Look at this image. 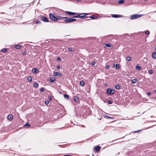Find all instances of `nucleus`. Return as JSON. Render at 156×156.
<instances>
[{
	"label": "nucleus",
	"mask_w": 156,
	"mask_h": 156,
	"mask_svg": "<svg viewBox=\"0 0 156 156\" xmlns=\"http://www.w3.org/2000/svg\"><path fill=\"white\" fill-rule=\"evenodd\" d=\"M95 62H93L92 63V66H94L95 65Z\"/></svg>",
	"instance_id": "a18cd8bd"
},
{
	"label": "nucleus",
	"mask_w": 156,
	"mask_h": 156,
	"mask_svg": "<svg viewBox=\"0 0 156 156\" xmlns=\"http://www.w3.org/2000/svg\"><path fill=\"white\" fill-rule=\"evenodd\" d=\"M24 126H28L30 127V124L28 122H27L26 123V124L24 125Z\"/></svg>",
	"instance_id": "c85d7f7f"
},
{
	"label": "nucleus",
	"mask_w": 156,
	"mask_h": 156,
	"mask_svg": "<svg viewBox=\"0 0 156 156\" xmlns=\"http://www.w3.org/2000/svg\"><path fill=\"white\" fill-rule=\"evenodd\" d=\"M7 49L5 48H3L2 49L1 51L2 52L5 53L7 51Z\"/></svg>",
	"instance_id": "5701e85b"
},
{
	"label": "nucleus",
	"mask_w": 156,
	"mask_h": 156,
	"mask_svg": "<svg viewBox=\"0 0 156 156\" xmlns=\"http://www.w3.org/2000/svg\"><path fill=\"white\" fill-rule=\"evenodd\" d=\"M49 103V101H45V104L48 105Z\"/></svg>",
	"instance_id": "e433bc0d"
},
{
	"label": "nucleus",
	"mask_w": 156,
	"mask_h": 156,
	"mask_svg": "<svg viewBox=\"0 0 156 156\" xmlns=\"http://www.w3.org/2000/svg\"><path fill=\"white\" fill-rule=\"evenodd\" d=\"M27 80L29 82H31L32 80V77L31 76H28L27 78Z\"/></svg>",
	"instance_id": "6ab92c4d"
},
{
	"label": "nucleus",
	"mask_w": 156,
	"mask_h": 156,
	"mask_svg": "<svg viewBox=\"0 0 156 156\" xmlns=\"http://www.w3.org/2000/svg\"><path fill=\"white\" fill-rule=\"evenodd\" d=\"M74 100L75 101L77 102L78 100V98L77 97H75L74 98Z\"/></svg>",
	"instance_id": "c756f323"
},
{
	"label": "nucleus",
	"mask_w": 156,
	"mask_h": 156,
	"mask_svg": "<svg viewBox=\"0 0 156 156\" xmlns=\"http://www.w3.org/2000/svg\"><path fill=\"white\" fill-rule=\"evenodd\" d=\"M113 66L114 67H115L117 69H119L120 67L119 64H114L113 65Z\"/></svg>",
	"instance_id": "9b49d317"
},
{
	"label": "nucleus",
	"mask_w": 156,
	"mask_h": 156,
	"mask_svg": "<svg viewBox=\"0 0 156 156\" xmlns=\"http://www.w3.org/2000/svg\"><path fill=\"white\" fill-rule=\"evenodd\" d=\"M41 23V22L39 20H37L36 21V23L37 24V23Z\"/></svg>",
	"instance_id": "58836bf2"
},
{
	"label": "nucleus",
	"mask_w": 156,
	"mask_h": 156,
	"mask_svg": "<svg viewBox=\"0 0 156 156\" xmlns=\"http://www.w3.org/2000/svg\"><path fill=\"white\" fill-rule=\"evenodd\" d=\"M154 49H155V50H156V46L155 47Z\"/></svg>",
	"instance_id": "3c124183"
},
{
	"label": "nucleus",
	"mask_w": 156,
	"mask_h": 156,
	"mask_svg": "<svg viewBox=\"0 0 156 156\" xmlns=\"http://www.w3.org/2000/svg\"><path fill=\"white\" fill-rule=\"evenodd\" d=\"M63 19H65V20L68 19V18L66 17H63Z\"/></svg>",
	"instance_id": "49530a36"
},
{
	"label": "nucleus",
	"mask_w": 156,
	"mask_h": 156,
	"mask_svg": "<svg viewBox=\"0 0 156 156\" xmlns=\"http://www.w3.org/2000/svg\"><path fill=\"white\" fill-rule=\"evenodd\" d=\"M145 33L147 34H150V32L148 30H147L145 31Z\"/></svg>",
	"instance_id": "2f4dec72"
},
{
	"label": "nucleus",
	"mask_w": 156,
	"mask_h": 156,
	"mask_svg": "<svg viewBox=\"0 0 156 156\" xmlns=\"http://www.w3.org/2000/svg\"><path fill=\"white\" fill-rule=\"evenodd\" d=\"M112 17H114V18H118V17H120V15H119L112 14Z\"/></svg>",
	"instance_id": "4468645a"
},
{
	"label": "nucleus",
	"mask_w": 156,
	"mask_h": 156,
	"mask_svg": "<svg viewBox=\"0 0 156 156\" xmlns=\"http://www.w3.org/2000/svg\"><path fill=\"white\" fill-rule=\"evenodd\" d=\"M118 1L119 3L120 4H123L125 1V0H117Z\"/></svg>",
	"instance_id": "f3484780"
},
{
	"label": "nucleus",
	"mask_w": 156,
	"mask_h": 156,
	"mask_svg": "<svg viewBox=\"0 0 156 156\" xmlns=\"http://www.w3.org/2000/svg\"><path fill=\"white\" fill-rule=\"evenodd\" d=\"M21 46V45H16L15 46V48L17 49H20Z\"/></svg>",
	"instance_id": "aec40b11"
},
{
	"label": "nucleus",
	"mask_w": 156,
	"mask_h": 156,
	"mask_svg": "<svg viewBox=\"0 0 156 156\" xmlns=\"http://www.w3.org/2000/svg\"><path fill=\"white\" fill-rule=\"evenodd\" d=\"M55 80L54 77H51L50 78V81L51 83H53Z\"/></svg>",
	"instance_id": "f8f14e48"
},
{
	"label": "nucleus",
	"mask_w": 156,
	"mask_h": 156,
	"mask_svg": "<svg viewBox=\"0 0 156 156\" xmlns=\"http://www.w3.org/2000/svg\"><path fill=\"white\" fill-rule=\"evenodd\" d=\"M65 13L70 16H73L74 15L77 14H79V13H76V12H72L69 11H66L65 12Z\"/></svg>",
	"instance_id": "423d86ee"
},
{
	"label": "nucleus",
	"mask_w": 156,
	"mask_h": 156,
	"mask_svg": "<svg viewBox=\"0 0 156 156\" xmlns=\"http://www.w3.org/2000/svg\"><path fill=\"white\" fill-rule=\"evenodd\" d=\"M13 119V116L12 115H9L8 116V119L10 121L12 120Z\"/></svg>",
	"instance_id": "ddd939ff"
},
{
	"label": "nucleus",
	"mask_w": 156,
	"mask_h": 156,
	"mask_svg": "<svg viewBox=\"0 0 156 156\" xmlns=\"http://www.w3.org/2000/svg\"><path fill=\"white\" fill-rule=\"evenodd\" d=\"M64 98H66L67 99H69V96L68 95H67V94H64Z\"/></svg>",
	"instance_id": "412c9836"
},
{
	"label": "nucleus",
	"mask_w": 156,
	"mask_h": 156,
	"mask_svg": "<svg viewBox=\"0 0 156 156\" xmlns=\"http://www.w3.org/2000/svg\"><path fill=\"white\" fill-rule=\"evenodd\" d=\"M48 98L50 101H51L52 100V98L51 97V96H48Z\"/></svg>",
	"instance_id": "473e14b6"
},
{
	"label": "nucleus",
	"mask_w": 156,
	"mask_h": 156,
	"mask_svg": "<svg viewBox=\"0 0 156 156\" xmlns=\"http://www.w3.org/2000/svg\"><path fill=\"white\" fill-rule=\"evenodd\" d=\"M108 103L109 104H112V102L111 100H108Z\"/></svg>",
	"instance_id": "72a5a7b5"
},
{
	"label": "nucleus",
	"mask_w": 156,
	"mask_h": 156,
	"mask_svg": "<svg viewBox=\"0 0 156 156\" xmlns=\"http://www.w3.org/2000/svg\"><path fill=\"white\" fill-rule=\"evenodd\" d=\"M33 86L34 87L37 88L38 87V84L37 83H35L34 84Z\"/></svg>",
	"instance_id": "cd10ccee"
},
{
	"label": "nucleus",
	"mask_w": 156,
	"mask_h": 156,
	"mask_svg": "<svg viewBox=\"0 0 156 156\" xmlns=\"http://www.w3.org/2000/svg\"><path fill=\"white\" fill-rule=\"evenodd\" d=\"M131 59V58L130 56H128L126 58V60L127 61H130Z\"/></svg>",
	"instance_id": "a211bd4d"
},
{
	"label": "nucleus",
	"mask_w": 156,
	"mask_h": 156,
	"mask_svg": "<svg viewBox=\"0 0 156 156\" xmlns=\"http://www.w3.org/2000/svg\"><path fill=\"white\" fill-rule=\"evenodd\" d=\"M68 50L69 51H72V49L71 48H68Z\"/></svg>",
	"instance_id": "ea45409f"
},
{
	"label": "nucleus",
	"mask_w": 156,
	"mask_h": 156,
	"mask_svg": "<svg viewBox=\"0 0 156 156\" xmlns=\"http://www.w3.org/2000/svg\"><path fill=\"white\" fill-rule=\"evenodd\" d=\"M154 92L156 93V90H154Z\"/></svg>",
	"instance_id": "603ef678"
},
{
	"label": "nucleus",
	"mask_w": 156,
	"mask_h": 156,
	"mask_svg": "<svg viewBox=\"0 0 156 156\" xmlns=\"http://www.w3.org/2000/svg\"><path fill=\"white\" fill-rule=\"evenodd\" d=\"M49 17L50 18L52 21L55 22L57 21V19L56 17L54 15L51 13H50L49 14Z\"/></svg>",
	"instance_id": "7ed1b4c3"
},
{
	"label": "nucleus",
	"mask_w": 156,
	"mask_h": 156,
	"mask_svg": "<svg viewBox=\"0 0 156 156\" xmlns=\"http://www.w3.org/2000/svg\"><path fill=\"white\" fill-rule=\"evenodd\" d=\"M106 93L108 95L113 94L115 93V90L114 89L108 88L107 90Z\"/></svg>",
	"instance_id": "39448f33"
},
{
	"label": "nucleus",
	"mask_w": 156,
	"mask_h": 156,
	"mask_svg": "<svg viewBox=\"0 0 156 156\" xmlns=\"http://www.w3.org/2000/svg\"><path fill=\"white\" fill-rule=\"evenodd\" d=\"M136 79H134L131 80V82L132 83H136Z\"/></svg>",
	"instance_id": "bb28decb"
},
{
	"label": "nucleus",
	"mask_w": 156,
	"mask_h": 156,
	"mask_svg": "<svg viewBox=\"0 0 156 156\" xmlns=\"http://www.w3.org/2000/svg\"><path fill=\"white\" fill-rule=\"evenodd\" d=\"M63 17H60V18L59 19V20H63Z\"/></svg>",
	"instance_id": "de8ad7c7"
},
{
	"label": "nucleus",
	"mask_w": 156,
	"mask_h": 156,
	"mask_svg": "<svg viewBox=\"0 0 156 156\" xmlns=\"http://www.w3.org/2000/svg\"><path fill=\"white\" fill-rule=\"evenodd\" d=\"M76 19L73 18H68L65 20L64 21L66 23H69L76 21Z\"/></svg>",
	"instance_id": "20e7f679"
},
{
	"label": "nucleus",
	"mask_w": 156,
	"mask_h": 156,
	"mask_svg": "<svg viewBox=\"0 0 156 156\" xmlns=\"http://www.w3.org/2000/svg\"><path fill=\"white\" fill-rule=\"evenodd\" d=\"M136 69L138 70H140L141 69V67L137 66H136Z\"/></svg>",
	"instance_id": "4be33fe9"
},
{
	"label": "nucleus",
	"mask_w": 156,
	"mask_h": 156,
	"mask_svg": "<svg viewBox=\"0 0 156 156\" xmlns=\"http://www.w3.org/2000/svg\"><path fill=\"white\" fill-rule=\"evenodd\" d=\"M53 74L55 76L61 77L62 76V74L61 73L57 72H54L53 73Z\"/></svg>",
	"instance_id": "6e6552de"
},
{
	"label": "nucleus",
	"mask_w": 156,
	"mask_h": 156,
	"mask_svg": "<svg viewBox=\"0 0 156 156\" xmlns=\"http://www.w3.org/2000/svg\"><path fill=\"white\" fill-rule=\"evenodd\" d=\"M115 88L117 89H118V90L120 88V86L119 85V84L117 85L116 86H115Z\"/></svg>",
	"instance_id": "a878e982"
},
{
	"label": "nucleus",
	"mask_w": 156,
	"mask_h": 156,
	"mask_svg": "<svg viewBox=\"0 0 156 156\" xmlns=\"http://www.w3.org/2000/svg\"><path fill=\"white\" fill-rule=\"evenodd\" d=\"M101 149V147L99 146L94 147V150L96 151H99Z\"/></svg>",
	"instance_id": "1a4fd4ad"
},
{
	"label": "nucleus",
	"mask_w": 156,
	"mask_h": 156,
	"mask_svg": "<svg viewBox=\"0 0 156 156\" xmlns=\"http://www.w3.org/2000/svg\"><path fill=\"white\" fill-rule=\"evenodd\" d=\"M27 53L26 52H23V53H22V54L23 55H26V54Z\"/></svg>",
	"instance_id": "c03bdc74"
},
{
	"label": "nucleus",
	"mask_w": 156,
	"mask_h": 156,
	"mask_svg": "<svg viewBox=\"0 0 156 156\" xmlns=\"http://www.w3.org/2000/svg\"><path fill=\"white\" fill-rule=\"evenodd\" d=\"M148 73H149L150 74H152V73L153 71H152L151 70H150L149 71Z\"/></svg>",
	"instance_id": "c9c22d12"
},
{
	"label": "nucleus",
	"mask_w": 156,
	"mask_h": 156,
	"mask_svg": "<svg viewBox=\"0 0 156 156\" xmlns=\"http://www.w3.org/2000/svg\"><path fill=\"white\" fill-rule=\"evenodd\" d=\"M147 95L148 96H150L151 95V93L150 92H147Z\"/></svg>",
	"instance_id": "a19ab883"
},
{
	"label": "nucleus",
	"mask_w": 156,
	"mask_h": 156,
	"mask_svg": "<svg viewBox=\"0 0 156 156\" xmlns=\"http://www.w3.org/2000/svg\"><path fill=\"white\" fill-rule=\"evenodd\" d=\"M60 16H57V17H56V18L57 19V21L58 20H59V19L60 18Z\"/></svg>",
	"instance_id": "4c0bfd02"
},
{
	"label": "nucleus",
	"mask_w": 156,
	"mask_h": 156,
	"mask_svg": "<svg viewBox=\"0 0 156 156\" xmlns=\"http://www.w3.org/2000/svg\"><path fill=\"white\" fill-rule=\"evenodd\" d=\"M141 130H138L135 131L134 132L135 133H138V132H140Z\"/></svg>",
	"instance_id": "79ce46f5"
},
{
	"label": "nucleus",
	"mask_w": 156,
	"mask_h": 156,
	"mask_svg": "<svg viewBox=\"0 0 156 156\" xmlns=\"http://www.w3.org/2000/svg\"><path fill=\"white\" fill-rule=\"evenodd\" d=\"M60 66H58L57 67V69H59V68H60Z\"/></svg>",
	"instance_id": "8fccbe9b"
},
{
	"label": "nucleus",
	"mask_w": 156,
	"mask_h": 156,
	"mask_svg": "<svg viewBox=\"0 0 156 156\" xmlns=\"http://www.w3.org/2000/svg\"><path fill=\"white\" fill-rule=\"evenodd\" d=\"M143 15H137L133 14L130 17V19L131 20L136 19L137 18H139L143 16Z\"/></svg>",
	"instance_id": "f03ea898"
},
{
	"label": "nucleus",
	"mask_w": 156,
	"mask_h": 156,
	"mask_svg": "<svg viewBox=\"0 0 156 156\" xmlns=\"http://www.w3.org/2000/svg\"><path fill=\"white\" fill-rule=\"evenodd\" d=\"M41 20L42 21L45 22H49L48 19L44 16H41Z\"/></svg>",
	"instance_id": "0eeeda50"
},
{
	"label": "nucleus",
	"mask_w": 156,
	"mask_h": 156,
	"mask_svg": "<svg viewBox=\"0 0 156 156\" xmlns=\"http://www.w3.org/2000/svg\"><path fill=\"white\" fill-rule=\"evenodd\" d=\"M105 46L108 48H110L111 46V45L109 44H106Z\"/></svg>",
	"instance_id": "7c9ffc66"
},
{
	"label": "nucleus",
	"mask_w": 156,
	"mask_h": 156,
	"mask_svg": "<svg viewBox=\"0 0 156 156\" xmlns=\"http://www.w3.org/2000/svg\"><path fill=\"white\" fill-rule=\"evenodd\" d=\"M57 60L58 61H59V60H61V59L59 57H58V58H57Z\"/></svg>",
	"instance_id": "09e8293b"
},
{
	"label": "nucleus",
	"mask_w": 156,
	"mask_h": 156,
	"mask_svg": "<svg viewBox=\"0 0 156 156\" xmlns=\"http://www.w3.org/2000/svg\"><path fill=\"white\" fill-rule=\"evenodd\" d=\"M80 84L81 86H83L85 85V83L84 81L81 80L80 81Z\"/></svg>",
	"instance_id": "dca6fc26"
},
{
	"label": "nucleus",
	"mask_w": 156,
	"mask_h": 156,
	"mask_svg": "<svg viewBox=\"0 0 156 156\" xmlns=\"http://www.w3.org/2000/svg\"><path fill=\"white\" fill-rule=\"evenodd\" d=\"M32 72L34 73H37L38 70L36 68H34L32 70Z\"/></svg>",
	"instance_id": "2eb2a0df"
},
{
	"label": "nucleus",
	"mask_w": 156,
	"mask_h": 156,
	"mask_svg": "<svg viewBox=\"0 0 156 156\" xmlns=\"http://www.w3.org/2000/svg\"><path fill=\"white\" fill-rule=\"evenodd\" d=\"M44 90V87H42L40 89L41 92H43Z\"/></svg>",
	"instance_id": "f704fd0d"
},
{
	"label": "nucleus",
	"mask_w": 156,
	"mask_h": 156,
	"mask_svg": "<svg viewBox=\"0 0 156 156\" xmlns=\"http://www.w3.org/2000/svg\"><path fill=\"white\" fill-rule=\"evenodd\" d=\"M152 56L153 59H156V52H153L152 53Z\"/></svg>",
	"instance_id": "9d476101"
},
{
	"label": "nucleus",
	"mask_w": 156,
	"mask_h": 156,
	"mask_svg": "<svg viewBox=\"0 0 156 156\" xmlns=\"http://www.w3.org/2000/svg\"><path fill=\"white\" fill-rule=\"evenodd\" d=\"M109 67V66L108 65H106L105 66V68L106 69H108Z\"/></svg>",
	"instance_id": "37998d69"
},
{
	"label": "nucleus",
	"mask_w": 156,
	"mask_h": 156,
	"mask_svg": "<svg viewBox=\"0 0 156 156\" xmlns=\"http://www.w3.org/2000/svg\"><path fill=\"white\" fill-rule=\"evenodd\" d=\"M78 15L73 16V18H79L81 19H84L88 18V17L86 16L88 15L87 13H83L78 14Z\"/></svg>",
	"instance_id": "f257e3e1"
},
{
	"label": "nucleus",
	"mask_w": 156,
	"mask_h": 156,
	"mask_svg": "<svg viewBox=\"0 0 156 156\" xmlns=\"http://www.w3.org/2000/svg\"><path fill=\"white\" fill-rule=\"evenodd\" d=\"M89 18L92 19H94L96 18H97L98 17H96L95 16H91L89 17H88V18Z\"/></svg>",
	"instance_id": "b1692460"
},
{
	"label": "nucleus",
	"mask_w": 156,
	"mask_h": 156,
	"mask_svg": "<svg viewBox=\"0 0 156 156\" xmlns=\"http://www.w3.org/2000/svg\"><path fill=\"white\" fill-rule=\"evenodd\" d=\"M105 117L107 119H113V118L112 117H110V116H107V115H105Z\"/></svg>",
	"instance_id": "393cba45"
}]
</instances>
